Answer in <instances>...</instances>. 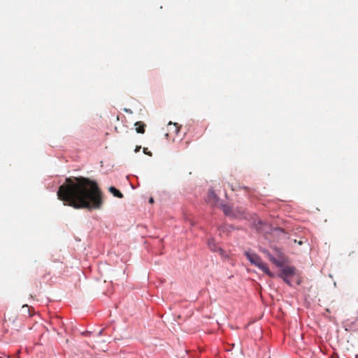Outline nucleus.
Masks as SVG:
<instances>
[{
    "instance_id": "nucleus-1",
    "label": "nucleus",
    "mask_w": 358,
    "mask_h": 358,
    "mask_svg": "<svg viewBox=\"0 0 358 358\" xmlns=\"http://www.w3.org/2000/svg\"><path fill=\"white\" fill-rule=\"evenodd\" d=\"M57 197L74 208L99 209L103 204L102 192L96 182L82 176L66 178L59 187Z\"/></svg>"
},
{
    "instance_id": "nucleus-2",
    "label": "nucleus",
    "mask_w": 358,
    "mask_h": 358,
    "mask_svg": "<svg viewBox=\"0 0 358 358\" xmlns=\"http://www.w3.org/2000/svg\"><path fill=\"white\" fill-rule=\"evenodd\" d=\"M245 255L252 264L257 266L259 269H261L268 276H274L273 273H272L270 271L267 264L262 261V259L259 255H257L255 253L250 252L249 251H245Z\"/></svg>"
},
{
    "instance_id": "nucleus-3",
    "label": "nucleus",
    "mask_w": 358,
    "mask_h": 358,
    "mask_svg": "<svg viewBox=\"0 0 358 358\" xmlns=\"http://www.w3.org/2000/svg\"><path fill=\"white\" fill-rule=\"evenodd\" d=\"M220 208L225 215L228 217L238 218L241 217L244 214V210L243 209H233L231 206L226 204H221Z\"/></svg>"
},
{
    "instance_id": "nucleus-4",
    "label": "nucleus",
    "mask_w": 358,
    "mask_h": 358,
    "mask_svg": "<svg viewBox=\"0 0 358 358\" xmlns=\"http://www.w3.org/2000/svg\"><path fill=\"white\" fill-rule=\"evenodd\" d=\"M208 245L210 250L219 252V254L223 257H227V255L225 253V251L220 246H218L213 239L209 240L208 242Z\"/></svg>"
},
{
    "instance_id": "nucleus-5",
    "label": "nucleus",
    "mask_w": 358,
    "mask_h": 358,
    "mask_svg": "<svg viewBox=\"0 0 358 358\" xmlns=\"http://www.w3.org/2000/svg\"><path fill=\"white\" fill-rule=\"evenodd\" d=\"M167 130L169 133L166 134V136L168 137L169 135L176 136L180 131V127L178 123H173L170 122L167 125Z\"/></svg>"
},
{
    "instance_id": "nucleus-6",
    "label": "nucleus",
    "mask_w": 358,
    "mask_h": 358,
    "mask_svg": "<svg viewBox=\"0 0 358 358\" xmlns=\"http://www.w3.org/2000/svg\"><path fill=\"white\" fill-rule=\"evenodd\" d=\"M219 198L213 190H209L206 201L211 206H216L218 203Z\"/></svg>"
},
{
    "instance_id": "nucleus-7",
    "label": "nucleus",
    "mask_w": 358,
    "mask_h": 358,
    "mask_svg": "<svg viewBox=\"0 0 358 358\" xmlns=\"http://www.w3.org/2000/svg\"><path fill=\"white\" fill-rule=\"evenodd\" d=\"M295 274V269L294 267L292 266H287L284 268L282 270L281 273L280 274V276L283 279L285 280L286 278H288L289 276H292Z\"/></svg>"
},
{
    "instance_id": "nucleus-8",
    "label": "nucleus",
    "mask_w": 358,
    "mask_h": 358,
    "mask_svg": "<svg viewBox=\"0 0 358 358\" xmlns=\"http://www.w3.org/2000/svg\"><path fill=\"white\" fill-rule=\"evenodd\" d=\"M263 252L265 253L267 257H268L269 260L273 262V264H275L278 267H281L282 266V264H283V262L282 260H280V259H277L275 258H274L269 252L268 250H263Z\"/></svg>"
},
{
    "instance_id": "nucleus-9",
    "label": "nucleus",
    "mask_w": 358,
    "mask_h": 358,
    "mask_svg": "<svg viewBox=\"0 0 358 358\" xmlns=\"http://www.w3.org/2000/svg\"><path fill=\"white\" fill-rule=\"evenodd\" d=\"M263 252L265 253L267 257H268L269 260L273 262V264H275L278 267H281L282 266V264H283V262L282 260H280V259H277L275 258H274L269 252L268 250H263Z\"/></svg>"
},
{
    "instance_id": "nucleus-10",
    "label": "nucleus",
    "mask_w": 358,
    "mask_h": 358,
    "mask_svg": "<svg viewBox=\"0 0 358 358\" xmlns=\"http://www.w3.org/2000/svg\"><path fill=\"white\" fill-rule=\"evenodd\" d=\"M145 126V124L143 123V122L139 121L136 122L135 127L136 132L139 134H144Z\"/></svg>"
},
{
    "instance_id": "nucleus-11",
    "label": "nucleus",
    "mask_w": 358,
    "mask_h": 358,
    "mask_svg": "<svg viewBox=\"0 0 358 358\" xmlns=\"http://www.w3.org/2000/svg\"><path fill=\"white\" fill-rule=\"evenodd\" d=\"M109 192L111 194H113V196L115 197L120 198V199L123 198V194L117 189H116L114 187H110L109 188Z\"/></svg>"
},
{
    "instance_id": "nucleus-12",
    "label": "nucleus",
    "mask_w": 358,
    "mask_h": 358,
    "mask_svg": "<svg viewBox=\"0 0 358 358\" xmlns=\"http://www.w3.org/2000/svg\"><path fill=\"white\" fill-rule=\"evenodd\" d=\"M143 151L145 155H147L150 157L152 155V153L150 151H149L147 148H144Z\"/></svg>"
},
{
    "instance_id": "nucleus-13",
    "label": "nucleus",
    "mask_w": 358,
    "mask_h": 358,
    "mask_svg": "<svg viewBox=\"0 0 358 358\" xmlns=\"http://www.w3.org/2000/svg\"><path fill=\"white\" fill-rule=\"evenodd\" d=\"M22 309H24V310H27L29 316H31V314L30 313L29 307L27 305H24V306H22Z\"/></svg>"
},
{
    "instance_id": "nucleus-14",
    "label": "nucleus",
    "mask_w": 358,
    "mask_h": 358,
    "mask_svg": "<svg viewBox=\"0 0 358 358\" xmlns=\"http://www.w3.org/2000/svg\"><path fill=\"white\" fill-rule=\"evenodd\" d=\"M141 145H137V146L136 147V148H135V150H134V151H135V152H139V150H141Z\"/></svg>"
},
{
    "instance_id": "nucleus-15",
    "label": "nucleus",
    "mask_w": 358,
    "mask_h": 358,
    "mask_svg": "<svg viewBox=\"0 0 358 358\" xmlns=\"http://www.w3.org/2000/svg\"><path fill=\"white\" fill-rule=\"evenodd\" d=\"M331 358H339L338 355L337 353H334Z\"/></svg>"
},
{
    "instance_id": "nucleus-16",
    "label": "nucleus",
    "mask_w": 358,
    "mask_h": 358,
    "mask_svg": "<svg viewBox=\"0 0 358 358\" xmlns=\"http://www.w3.org/2000/svg\"><path fill=\"white\" fill-rule=\"evenodd\" d=\"M149 202H150V203H154V199H153V198H150V199H149Z\"/></svg>"
},
{
    "instance_id": "nucleus-17",
    "label": "nucleus",
    "mask_w": 358,
    "mask_h": 358,
    "mask_svg": "<svg viewBox=\"0 0 358 358\" xmlns=\"http://www.w3.org/2000/svg\"><path fill=\"white\" fill-rule=\"evenodd\" d=\"M285 282H286L287 284H290L289 280H288V278H286L285 280H284Z\"/></svg>"
},
{
    "instance_id": "nucleus-18",
    "label": "nucleus",
    "mask_w": 358,
    "mask_h": 358,
    "mask_svg": "<svg viewBox=\"0 0 358 358\" xmlns=\"http://www.w3.org/2000/svg\"><path fill=\"white\" fill-rule=\"evenodd\" d=\"M101 333H102V330H101L99 334H101Z\"/></svg>"
},
{
    "instance_id": "nucleus-19",
    "label": "nucleus",
    "mask_w": 358,
    "mask_h": 358,
    "mask_svg": "<svg viewBox=\"0 0 358 358\" xmlns=\"http://www.w3.org/2000/svg\"><path fill=\"white\" fill-rule=\"evenodd\" d=\"M269 358H271V357H269Z\"/></svg>"
}]
</instances>
